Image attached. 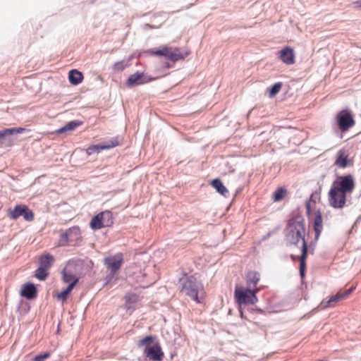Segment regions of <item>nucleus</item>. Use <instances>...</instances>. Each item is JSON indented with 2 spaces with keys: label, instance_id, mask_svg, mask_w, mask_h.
<instances>
[{
  "label": "nucleus",
  "instance_id": "23",
  "mask_svg": "<svg viewBox=\"0 0 361 361\" xmlns=\"http://www.w3.org/2000/svg\"><path fill=\"white\" fill-rule=\"evenodd\" d=\"M90 227L93 230L100 229L105 227L102 221V214L99 213L95 215L90 221Z\"/></svg>",
  "mask_w": 361,
  "mask_h": 361
},
{
  "label": "nucleus",
  "instance_id": "3",
  "mask_svg": "<svg viewBox=\"0 0 361 361\" xmlns=\"http://www.w3.org/2000/svg\"><path fill=\"white\" fill-rule=\"evenodd\" d=\"M256 293V290L247 287L235 286L234 292L235 300L239 305V312L242 319H247V317L243 311V305H254L257 302Z\"/></svg>",
  "mask_w": 361,
  "mask_h": 361
},
{
  "label": "nucleus",
  "instance_id": "38",
  "mask_svg": "<svg viewBox=\"0 0 361 361\" xmlns=\"http://www.w3.org/2000/svg\"><path fill=\"white\" fill-rule=\"evenodd\" d=\"M118 145V142L117 140H111V143L107 145H104V147H108L107 149L114 147Z\"/></svg>",
  "mask_w": 361,
  "mask_h": 361
},
{
  "label": "nucleus",
  "instance_id": "24",
  "mask_svg": "<svg viewBox=\"0 0 361 361\" xmlns=\"http://www.w3.org/2000/svg\"><path fill=\"white\" fill-rule=\"evenodd\" d=\"M102 214V221L105 227H109L114 224V215L111 211L106 210L100 212Z\"/></svg>",
  "mask_w": 361,
  "mask_h": 361
},
{
  "label": "nucleus",
  "instance_id": "6",
  "mask_svg": "<svg viewBox=\"0 0 361 361\" xmlns=\"http://www.w3.org/2000/svg\"><path fill=\"white\" fill-rule=\"evenodd\" d=\"M355 123L353 114L348 109L338 111L336 116V124L341 132H346Z\"/></svg>",
  "mask_w": 361,
  "mask_h": 361
},
{
  "label": "nucleus",
  "instance_id": "9",
  "mask_svg": "<svg viewBox=\"0 0 361 361\" xmlns=\"http://www.w3.org/2000/svg\"><path fill=\"white\" fill-rule=\"evenodd\" d=\"M8 216L12 219H17L23 216L27 221H32L34 219V213L25 204H18L9 212Z\"/></svg>",
  "mask_w": 361,
  "mask_h": 361
},
{
  "label": "nucleus",
  "instance_id": "31",
  "mask_svg": "<svg viewBox=\"0 0 361 361\" xmlns=\"http://www.w3.org/2000/svg\"><path fill=\"white\" fill-rule=\"evenodd\" d=\"M82 122L78 120H73L66 124L68 131L74 130L78 127L80 126Z\"/></svg>",
  "mask_w": 361,
  "mask_h": 361
},
{
  "label": "nucleus",
  "instance_id": "16",
  "mask_svg": "<svg viewBox=\"0 0 361 361\" xmlns=\"http://www.w3.org/2000/svg\"><path fill=\"white\" fill-rule=\"evenodd\" d=\"M260 280V274L256 271H250L246 275V282L247 288L253 289L256 287L257 284Z\"/></svg>",
  "mask_w": 361,
  "mask_h": 361
},
{
  "label": "nucleus",
  "instance_id": "25",
  "mask_svg": "<svg viewBox=\"0 0 361 361\" xmlns=\"http://www.w3.org/2000/svg\"><path fill=\"white\" fill-rule=\"evenodd\" d=\"M62 279L64 283H71L74 279H78V277L75 276V275L71 271H66V269H64L62 272Z\"/></svg>",
  "mask_w": 361,
  "mask_h": 361
},
{
  "label": "nucleus",
  "instance_id": "21",
  "mask_svg": "<svg viewBox=\"0 0 361 361\" xmlns=\"http://www.w3.org/2000/svg\"><path fill=\"white\" fill-rule=\"evenodd\" d=\"M211 185L215 190L224 197H226L229 195V192L223 184L222 181L219 178H215L212 180Z\"/></svg>",
  "mask_w": 361,
  "mask_h": 361
},
{
  "label": "nucleus",
  "instance_id": "14",
  "mask_svg": "<svg viewBox=\"0 0 361 361\" xmlns=\"http://www.w3.org/2000/svg\"><path fill=\"white\" fill-rule=\"evenodd\" d=\"M37 290L34 283H27L23 285L21 290L20 295L25 298L27 300H32L37 297Z\"/></svg>",
  "mask_w": 361,
  "mask_h": 361
},
{
  "label": "nucleus",
  "instance_id": "37",
  "mask_svg": "<svg viewBox=\"0 0 361 361\" xmlns=\"http://www.w3.org/2000/svg\"><path fill=\"white\" fill-rule=\"evenodd\" d=\"M354 289V287H350L348 289L345 290L344 291H341L343 298H347L350 294H351Z\"/></svg>",
  "mask_w": 361,
  "mask_h": 361
},
{
  "label": "nucleus",
  "instance_id": "36",
  "mask_svg": "<svg viewBox=\"0 0 361 361\" xmlns=\"http://www.w3.org/2000/svg\"><path fill=\"white\" fill-rule=\"evenodd\" d=\"M11 130V135H15V134H20L23 133L27 130L25 128H9Z\"/></svg>",
  "mask_w": 361,
  "mask_h": 361
},
{
  "label": "nucleus",
  "instance_id": "28",
  "mask_svg": "<svg viewBox=\"0 0 361 361\" xmlns=\"http://www.w3.org/2000/svg\"><path fill=\"white\" fill-rule=\"evenodd\" d=\"M48 269L39 267L35 271V276L40 281H44L49 275Z\"/></svg>",
  "mask_w": 361,
  "mask_h": 361
},
{
  "label": "nucleus",
  "instance_id": "12",
  "mask_svg": "<svg viewBox=\"0 0 361 361\" xmlns=\"http://www.w3.org/2000/svg\"><path fill=\"white\" fill-rule=\"evenodd\" d=\"M334 165L341 169H345L353 165V161L348 158L345 150L340 149L337 152Z\"/></svg>",
  "mask_w": 361,
  "mask_h": 361
},
{
  "label": "nucleus",
  "instance_id": "8",
  "mask_svg": "<svg viewBox=\"0 0 361 361\" xmlns=\"http://www.w3.org/2000/svg\"><path fill=\"white\" fill-rule=\"evenodd\" d=\"M155 80L154 78L145 73L144 72L137 71L131 74L128 78L126 85L128 87H134L135 86L144 85Z\"/></svg>",
  "mask_w": 361,
  "mask_h": 361
},
{
  "label": "nucleus",
  "instance_id": "2",
  "mask_svg": "<svg viewBox=\"0 0 361 361\" xmlns=\"http://www.w3.org/2000/svg\"><path fill=\"white\" fill-rule=\"evenodd\" d=\"M285 240L287 245H295L302 240V245L305 240V219L301 215H296L290 218L284 230Z\"/></svg>",
  "mask_w": 361,
  "mask_h": 361
},
{
  "label": "nucleus",
  "instance_id": "34",
  "mask_svg": "<svg viewBox=\"0 0 361 361\" xmlns=\"http://www.w3.org/2000/svg\"><path fill=\"white\" fill-rule=\"evenodd\" d=\"M51 355L50 353L46 352L42 354H39L35 356L32 361H44L46 359L49 357Z\"/></svg>",
  "mask_w": 361,
  "mask_h": 361
},
{
  "label": "nucleus",
  "instance_id": "10",
  "mask_svg": "<svg viewBox=\"0 0 361 361\" xmlns=\"http://www.w3.org/2000/svg\"><path fill=\"white\" fill-rule=\"evenodd\" d=\"M123 262L122 254L116 255L105 257L104 259V264L107 269L111 270L112 274L116 273L122 266Z\"/></svg>",
  "mask_w": 361,
  "mask_h": 361
},
{
  "label": "nucleus",
  "instance_id": "22",
  "mask_svg": "<svg viewBox=\"0 0 361 361\" xmlns=\"http://www.w3.org/2000/svg\"><path fill=\"white\" fill-rule=\"evenodd\" d=\"M54 262V257L51 254L47 253L40 257L39 260V267L49 269L52 266Z\"/></svg>",
  "mask_w": 361,
  "mask_h": 361
},
{
  "label": "nucleus",
  "instance_id": "1",
  "mask_svg": "<svg viewBox=\"0 0 361 361\" xmlns=\"http://www.w3.org/2000/svg\"><path fill=\"white\" fill-rule=\"evenodd\" d=\"M355 188V181L353 175L338 176L329 192V204L336 209L343 208L346 203L347 194L351 193Z\"/></svg>",
  "mask_w": 361,
  "mask_h": 361
},
{
  "label": "nucleus",
  "instance_id": "4",
  "mask_svg": "<svg viewBox=\"0 0 361 361\" xmlns=\"http://www.w3.org/2000/svg\"><path fill=\"white\" fill-rule=\"evenodd\" d=\"M180 282L181 285V292L184 293L194 301L200 302L198 293L200 290L202 288V283L194 276L183 278L180 280Z\"/></svg>",
  "mask_w": 361,
  "mask_h": 361
},
{
  "label": "nucleus",
  "instance_id": "41",
  "mask_svg": "<svg viewBox=\"0 0 361 361\" xmlns=\"http://www.w3.org/2000/svg\"><path fill=\"white\" fill-rule=\"evenodd\" d=\"M164 67L166 68H170L172 67V65H171L169 62H166L164 63Z\"/></svg>",
  "mask_w": 361,
  "mask_h": 361
},
{
  "label": "nucleus",
  "instance_id": "26",
  "mask_svg": "<svg viewBox=\"0 0 361 361\" xmlns=\"http://www.w3.org/2000/svg\"><path fill=\"white\" fill-rule=\"evenodd\" d=\"M283 83L281 82H278L274 83L272 86L269 88V97H274L276 96L282 87Z\"/></svg>",
  "mask_w": 361,
  "mask_h": 361
},
{
  "label": "nucleus",
  "instance_id": "39",
  "mask_svg": "<svg viewBox=\"0 0 361 361\" xmlns=\"http://www.w3.org/2000/svg\"><path fill=\"white\" fill-rule=\"evenodd\" d=\"M66 131H68V129H67L66 126L65 125V126H63V127H61V128H59L58 130H56V133H58V134H62V133H65V132H66Z\"/></svg>",
  "mask_w": 361,
  "mask_h": 361
},
{
  "label": "nucleus",
  "instance_id": "45",
  "mask_svg": "<svg viewBox=\"0 0 361 361\" xmlns=\"http://www.w3.org/2000/svg\"><path fill=\"white\" fill-rule=\"evenodd\" d=\"M257 311H258L259 312H262V310H260V309L257 310Z\"/></svg>",
  "mask_w": 361,
  "mask_h": 361
},
{
  "label": "nucleus",
  "instance_id": "33",
  "mask_svg": "<svg viewBox=\"0 0 361 361\" xmlns=\"http://www.w3.org/2000/svg\"><path fill=\"white\" fill-rule=\"evenodd\" d=\"M154 340V337L152 336H147L139 341V345L142 346L145 345H149L152 343Z\"/></svg>",
  "mask_w": 361,
  "mask_h": 361
},
{
  "label": "nucleus",
  "instance_id": "42",
  "mask_svg": "<svg viewBox=\"0 0 361 361\" xmlns=\"http://www.w3.org/2000/svg\"><path fill=\"white\" fill-rule=\"evenodd\" d=\"M354 4L357 5L358 7L361 8V1H356L354 3Z\"/></svg>",
  "mask_w": 361,
  "mask_h": 361
},
{
  "label": "nucleus",
  "instance_id": "30",
  "mask_svg": "<svg viewBox=\"0 0 361 361\" xmlns=\"http://www.w3.org/2000/svg\"><path fill=\"white\" fill-rule=\"evenodd\" d=\"M129 59L126 61V60H121L120 61H117L116 62L114 66H113V68L115 71H122L123 70L125 69L126 67L128 66H129Z\"/></svg>",
  "mask_w": 361,
  "mask_h": 361
},
{
  "label": "nucleus",
  "instance_id": "43",
  "mask_svg": "<svg viewBox=\"0 0 361 361\" xmlns=\"http://www.w3.org/2000/svg\"><path fill=\"white\" fill-rule=\"evenodd\" d=\"M297 256H298V255H290V257H291V259H292L295 260V259H298L297 258Z\"/></svg>",
  "mask_w": 361,
  "mask_h": 361
},
{
  "label": "nucleus",
  "instance_id": "27",
  "mask_svg": "<svg viewBox=\"0 0 361 361\" xmlns=\"http://www.w3.org/2000/svg\"><path fill=\"white\" fill-rule=\"evenodd\" d=\"M108 147H104V145H93L89 146L87 149L86 152L88 155H92L95 153H99L102 149H106Z\"/></svg>",
  "mask_w": 361,
  "mask_h": 361
},
{
  "label": "nucleus",
  "instance_id": "20",
  "mask_svg": "<svg viewBox=\"0 0 361 361\" xmlns=\"http://www.w3.org/2000/svg\"><path fill=\"white\" fill-rule=\"evenodd\" d=\"M68 79L71 84L77 85L82 81L83 75L80 71L72 69L68 73Z\"/></svg>",
  "mask_w": 361,
  "mask_h": 361
},
{
  "label": "nucleus",
  "instance_id": "13",
  "mask_svg": "<svg viewBox=\"0 0 361 361\" xmlns=\"http://www.w3.org/2000/svg\"><path fill=\"white\" fill-rule=\"evenodd\" d=\"M308 254L307 243L304 242V245L301 247V255L297 256V258L300 261L299 271L301 279H303L305 276L306 271V259Z\"/></svg>",
  "mask_w": 361,
  "mask_h": 361
},
{
  "label": "nucleus",
  "instance_id": "32",
  "mask_svg": "<svg viewBox=\"0 0 361 361\" xmlns=\"http://www.w3.org/2000/svg\"><path fill=\"white\" fill-rule=\"evenodd\" d=\"M319 194H317V192L316 193H312L310 196V200L308 202H306V210H307V214L308 215L310 214V212H311V207H310V202L312 201L313 202H316L317 200L319 199Z\"/></svg>",
  "mask_w": 361,
  "mask_h": 361
},
{
  "label": "nucleus",
  "instance_id": "5",
  "mask_svg": "<svg viewBox=\"0 0 361 361\" xmlns=\"http://www.w3.org/2000/svg\"><path fill=\"white\" fill-rule=\"evenodd\" d=\"M149 51L152 55L164 56L173 63L184 59L189 54L187 51L183 52L178 47H164L157 50L150 49Z\"/></svg>",
  "mask_w": 361,
  "mask_h": 361
},
{
  "label": "nucleus",
  "instance_id": "35",
  "mask_svg": "<svg viewBox=\"0 0 361 361\" xmlns=\"http://www.w3.org/2000/svg\"><path fill=\"white\" fill-rule=\"evenodd\" d=\"M11 136V130L9 128H5L2 130H0V142L2 140H6L7 137Z\"/></svg>",
  "mask_w": 361,
  "mask_h": 361
},
{
  "label": "nucleus",
  "instance_id": "44",
  "mask_svg": "<svg viewBox=\"0 0 361 361\" xmlns=\"http://www.w3.org/2000/svg\"><path fill=\"white\" fill-rule=\"evenodd\" d=\"M361 219V216H359L357 220L355 221V224H356L357 223H359V220Z\"/></svg>",
  "mask_w": 361,
  "mask_h": 361
},
{
  "label": "nucleus",
  "instance_id": "11",
  "mask_svg": "<svg viewBox=\"0 0 361 361\" xmlns=\"http://www.w3.org/2000/svg\"><path fill=\"white\" fill-rule=\"evenodd\" d=\"M146 356L153 361H161L164 354L159 343H156L150 347H147L145 350Z\"/></svg>",
  "mask_w": 361,
  "mask_h": 361
},
{
  "label": "nucleus",
  "instance_id": "15",
  "mask_svg": "<svg viewBox=\"0 0 361 361\" xmlns=\"http://www.w3.org/2000/svg\"><path fill=\"white\" fill-rule=\"evenodd\" d=\"M280 59L286 64H293L295 63V55L293 49L289 47L283 48L280 51Z\"/></svg>",
  "mask_w": 361,
  "mask_h": 361
},
{
  "label": "nucleus",
  "instance_id": "7",
  "mask_svg": "<svg viewBox=\"0 0 361 361\" xmlns=\"http://www.w3.org/2000/svg\"><path fill=\"white\" fill-rule=\"evenodd\" d=\"M80 235V229L78 226L71 227L60 235L59 245L66 246L69 243H76L81 238Z\"/></svg>",
  "mask_w": 361,
  "mask_h": 361
},
{
  "label": "nucleus",
  "instance_id": "29",
  "mask_svg": "<svg viewBox=\"0 0 361 361\" xmlns=\"http://www.w3.org/2000/svg\"><path fill=\"white\" fill-rule=\"evenodd\" d=\"M286 193V190L283 188H279L274 192L273 199L275 202L281 200Z\"/></svg>",
  "mask_w": 361,
  "mask_h": 361
},
{
  "label": "nucleus",
  "instance_id": "17",
  "mask_svg": "<svg viewBox=\"0 0 361 361\" xmlns=\"http://www.w3.org/2000/svg\"><path fill=\"white\" fill-rule=\"evenodd\" d=\"M323 229V219L319 210L317 211L314 219V231L315 232V240H317Z\"/></svg>",
  "mask_w": 361,
  "mask_h": 361
},
{
  "label": "nucleus",
  "instance_id": "18",
  "mask_svg": "<svg viewBox=\"0 0 361 361\" xmlns=\"http://www.w3.org/2000/svg\"><path fill=\"white\" fill-rule=\"evenodd\" d=\"M344 299L341 291H338L335 295L331 296L328 300H322L319 305L321 309H325L329 307H334V303Z\"/></svg>",
  "mask_w": 361,
  "mask_h": 361
},
{
  "label": "nucleus",
  "instance_id": "19",
  "mask_svg": "<svg viewBox=\"0 0 361 361\" xmlns=\"http://www.w3.org/2000/svg\"><path fill=\"white\" fill-rule=\"evenodd\" d=\"M78 280L79 279H74L63 290L59 293L56 296L57 299L62 302L66 301L74 286L78 283Z\"/></svg>",
  "mask_w": 361,
  "mask_h": 361
},
{
  "label": "nucleus",
  "instance_id": "40",
  "mask_svg": "<svg viewBox=\"0 0 361 361\" xmlns=\"http://www.w3.org/2000/svg\"><path fill=\"white\" fill-rule=\"evenodd\" d=\"M127 301L135 302L136 300V295L132 294L126 296Z\"/></svg>",
  "mask_w": 361,
  "mask_h": 361
}]
</instances>
